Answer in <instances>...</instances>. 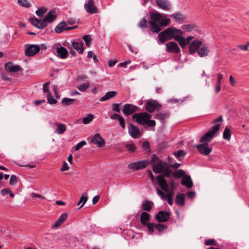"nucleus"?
<instances>
[{"mask_svg":"<svg viewBox=\"0 0 249 249\" xmlns=\"http://www.w3.org/2000/svg\"><path fill=\"white\" fill-rule=\"evenodd\" d=\"M19 4L23 7H29L30 4L29 3L27 0H18Z\"/></svg>","mask_w":249,"mask_h":249,"instance_id":"09e8293b","label":"nucleus"},{"mask_svg":"<svg viewBox=\"0 0 249 249\" xmlns=\"http://www.w3.org/2000/svg\"><path fill=\"white\" fill-rule=\"evenodd\" d=\"M196 52L200 57H204L208 55L210 50L209 47L203 44L201 41L196 40L191 43L189 46V53L192 54Z\"/></svg>","mask_w":249,"mask_h":249,"instance_id":"39448f33","label":"nucleus"},{"mask_svg":"<svg viewBox=\"0 0 249 249\" xmlns=\"http://www.w3.org/2000/svg\"><path fill=\"white\" fill-rule=\"evenodd\" d=\"M17 182V178L15 175H12L10 179V184L14 185Z\"/></svg>","mask_w":249,"mask_h":249,"instance_id":"5fc2aeb1","label":"nucleus"},{"mask_svg":"<svg viewBox=\"0 0 249 249\" xmlns=\"http://www.w3.org/2000/svg\"><path fill=\"white\" fill-rule=\"evenodd\" d=\"M138 26L142 28H144L147 27L146 20L145 18H143L140 21Z\"/></svg>","mask_w":249,"mask_h":249,"instance_id":"603ef678","label":"nucleus"},{"mask_svg":"<svg viewBox=\"0 0 249 249\" xmlns=\"http://www.w3.org/2000/svg\"><path fill=\"white\" fill-rule=\"evenodd\" d=\"M94 115L92 114H89L86 117L83 119L82 122L84 124H87L92 121Z\"/></svg>","mask_w":249,"mask_h":249,"instance_id":"4c0bfd02","label":"nucleus"},{"mask_svg":"<svg viewBox=\"0 0 249 249\" xmlns=\"http://www.w3.org/2000/svg\"><path fill=\"white\" fill-rule=\"evenodd\" d=\"M196 25L194 24H187L183 25L181 26L182 31L183 32V34L186 32H191L196 28Z\"/></svg>","mask_w":249,"mask_h":249,"instance_id":"c85d7f7f","label":"nucleus"},{"mask_svg":"<svg viewBox=\"0 0 249 249\" xmlns=\"http://www.w3.org/2000/svg\"><path fill=\"white\" fill-rule=\"evenodd\" d=\"M73 47L78 52V53L82 54L84 52L83 43L81 41H73L72 43Z\"/></svg>","mask_w":249,"mask_h":249,"instance_id":"7c9ffc66","label":"nucleus"},{"mask_svg":"<svg viewBox=\"0 0 249 249\" xmlns=\"http://www.w3.org/2000/svg\"><path fill=\"white\" fill-rule=\"evenodd\" d=\"M142 148L144 150L150 151V145L148 142H144L142 144Z\"/></svg>","mask_w":249,"mask_h":249,"instance_id":"e2e57ef3","label":"nucleus"},{"mask_svg":"<svg viewBox=\"0 0 249 249\" xmlns=\"http://www.w3.org/2000/svg\"><path fill=\"white\" fill-rule=\"evenodd\" d=\"M145 124L149 126L153 127L156 125V122L153 120H149V119H148L146 121V123Z\"/></svg>","mask_w":249,"mask_h":249,"instance_id":"bf43d9fd","label":"nucleus"},{"mask_svg":"<svg viewBox=\"0 0 249 249\" xmlns=\"http://www.w3.org/2000/svg\"><path fill=\"white\" fill-rule=\"evenodd\" d=\"M56 53L57 56L62 59L67 58L68 55L67 50L65 47L62 46L57 48Z\"/></svg>","mask_w":249,"mask_h":249,"instance_id":"5701e85b","label":"nucleus"},{"mask_svg":"<svg viewBox=\"0 0 249 249\" xmlns=\"http://www.w3.org/2000/svg\"><path fill=\"white\" fill-rule=\"evenodd\" d=\"M174 155L179 160H182L185 155V152L182 150H179L174 153Z\"/></svg>","mask_w":249,"mask_h":249,"instance_id":"58836bf2","label":"nucleus"},{"mask_svg":"<svg viewBox=\"0 0 249 249\" xmlns=\"http://www.w3.org/2000/svg\"><path fill=\"white\" fill-rule=\"evenodd\" d=\"M176 203L179 206H183L185 203V196L183 194H178L177 195L175 199Z\"/></svg>","mask_w":249,"mask_h":249,"instance_id":"2f4dec72","label":"nucleus"},{"mask_svg":"<svg viewBox=\"0 0 249 249\" xmlns=\"http://www.w3.org/2000/svg\"><path fill=\"white\" fill-rule=\"evenodd\" d=\"M169 116V113L167 112H160L155 116L154 118L164 122Z\"/></svg>","mask_w":249,"mask_h":249,"instance_id":"473e14b6","label":"nucleus"},{"mask_svg":"<svg viewBox=\"0 0 249 249\" xmlns=\"http://www.w3.org/2000/svg\"><path fill=\"white\" fill-rule=\"evenodd\" d=\"M46 12V10L44 8H41L36 11V14L39 17H42L44 14Z\"/></svg>","mask_w":249,"mask_h":249,"instance_id":"8fccbe9b","label":"nucleus"},{"mask_svg":"<svg viewBox=\"0 0 249 249\" xmlns=\"http://www.w3.org/2000/svg\"><path fill=\"white\" fill-rule=\"evenodd\" d=\"M205 245L206 246H216L217 245V243L215 239H209L205 241Z\"/></svg>","mask_w":249,"mask_h":249,"instance_id":"c03bdc74","label":"nucleus"},{"mask_svg":"<svg viewBox=\"0 0 249 249\" xmlns=\"http://www.w3.org/2000/svg\"><path fill=\"white\" fill-rule=\"evenodd\" d=\"M195 146L198 152L204 156L208 155L212 151V147L210 146L208 143H204Z\"/></svg>","mask_w":249,"mask_h":249,"instance_id":"f8f14e48","label":"nucleus"},{"mask_svg":"<svg viewBox=\"0 0 249 249\" xmlns=\"http://www.w3.org/2000/svg\"><path fill=\"white\" fill-rule=\"evenodd\" d=\"M168 163H167L165 161L160 160L156 155H152L150 161L151 163H153L152 166L153 171H169L170 167L177 169L180 165V164L170 161V158H168Z\"/></svg>","mask_w":249,"mask_h":249,"instance_id":"f03ea898","label":"nucleus"},{"mask_svg":"<svg viewBox=\"0 0 249 249\" xmlns=\"http://www.w3.org/2000/svg\"><path fill=\"white\" fill-rule=\"evenodd\" d=\"M68 217L66 213H63L59 217V218L52 225L53 228H57L60 226L64 221L67 219Z\"/></svg>","mask_w":249,"mask_h":249,"instance_id":"412c9836","label":"nucleus"},{"mask_svg":"<svg viewBox=\"0 0 249 249\" xmlns=\"http://www.w3.org/2000/svg\"><path fill=\"white\" fill-rule=\"evenodd\" d=\"M161 107V105L155 100H149L145 103V109L149 112L159 111Z\"/></svg>","mask_w":249,"mask_h":249,"instance_id":"0eeeda50","label":"nucleus"},{"mask_svg":"<svg viewBox=\"0 0 249 249\" xmlns=\"http://www.w3.org/2000/svg\"><path fill=\"white\" fill-rule=\"evenodd\" d=\"M138 107L132 104H126L124 106L123 112L125 115L128 116L137 111Z\"/></svg>","mask_w":249,"mask_h":249,"instance_id":"2eb2a0df","label":"nucleus"},{"mask_svg":"<svg viewBox=\"0 0 249 249\" xmlns=\"http://www.w3.org/2000/svg\"><path fill=\"white\" fill-rule=\"evenodd\" d=\"M151 215L146 212H143L142 213L140 216V221L141 224L145 226L147 223H148V221L150 220Z\"/></svg>","mask_w":249,"mask_h":249,"instance_id":"a878e982","label":"nucleus"},{"mask_svg":"<svg viewBox=\"0 0 249 249\" xmlns=\"http://www.w3.org/2000/svg\"><path fill=\"white\" fill-rule=\"evenodd\" d=\"M5 68L8 71L14 73L22 70L21 67L18 65H15L12 62H8L5 64Z\"/></svg>","mask_w":249,"mask_h":249,"instance_id":"6ab92c4d","label":"nucleus"},{"mask_svg":"<svg viewBox=\"0 0 249 249\" xmlns=\"http://www.w3.org/2000/svg\"><path fill=\"white\" fill-rule=\"evenodd\" d=\"M158 6L164 10H168L170 8V4L167 0H156Z\"/></svg>","mask_w":249,"mask_h":249,"instance_id":"4be33fe9","label":"nucleus"},{"mask_svg":"<svg viewBox=\"0 0 249 249\" xmlns=\"http://www.w3.org/2000/svg\"><path fill=\"white\" fill-rule=\"evenodd\" d=\"M238 48L240 49V50L246 51L248 50V48L247 46V44H239L237 46Z\"/></svg>","mask_w":249,"mask_h":249,"instance_id":"0e129e2a","label":"nucleus"},{"mask_svg":"<svg viewBox=\"0 0 249 249\" xmlns=\"http://www.w3.org/2000/svg\"><path fill=\"white\" fill-rule=\"evenodd\" d=\"M151 21L149 22L150 30L155 33H159L161 30L160 26L168 25L170 19L166 18L165 15L159 13H152L150 15Z\"/></svg>","mask_w":249,"mask_h":249,"instance_id":"f257e3e1","label":"nucleus"},{"mask_svg":"<svg viewBox=\"0 0 249 249\" xmlns=\"http://www.w3.org/2000/svg\"><path fill=\"white\" fill-rule=\"evenodd\" d=\"M25 54L27 56H32L38 53L40 47L38 45L26 44L25 45Z\"/></svg>","mask_w":249,"mask_h":249,"instance_id":"9d476101","label":"nucleus"},{"mask_svg":"<svg viewBox=\"0 0 249 249\" xmlns=\"http://www.w3.org/2000/svg\"><path fill=\"white\" fill-rule=\"evenodd\" d=\"M53 125L56 127L55 133L57 134L62 135L66 131V126L63 124L54 122Z\"/></svg>","mask_w":249,"mask_h":249,"instance_id":"aec40b11","label":"nucleus"},{"mask_svg":"<svg viewBox=\"0 0 249 249\" xmlns=\"http://www.w3.org/2000/svg\"><path fill=\"white\" fill-rule=\"evenodd\" d=\"M75 101V100L74 99L64 98L62 100V103L63 104L65 105L69 106L72 104Z\"/></svg>","mask_w":249,"mask_h":249,"instance_id":"ea45409f","label":"nucleus"},{"mask_svg":"<svg viewBox=\"0 0 249 249\" xmlns=\"http://www.w3.org/2000/svg\"><path fill=\"white\" fill-rule=\"evenodd\" d=\"M155 225L154 223H148L146 224L145 226H147L148 231L150 232L151 234L153 233L154 227H155Z\"/></svg>","mask_w":249,"mask_h":249,"instance_id":"3c124183","label":"nucleus"},{"mask_svg":"<svg viewBox=\"0 0 249 249\" xmlns=\"http://www.w3.org/2000/svg\"><path fill=\"white\" fill-rule=\"evenodd\" d=\"M166 51L169 53H178L180 50L178 44L174 41H171L166 44Z\"/></svg>","mask_w":249,"mask_h":249,"instance_id":"ddd939ff","label":"nucleus"},{"mask_svg":"<svg viewBox=\"0 0 249 249\" xmlns=\"http://www.w3.org/2000/svg\"><path fill=\"white\" fill-rule=\"evenodd\" d=\"M150 164H151L150 160H142L130 163L128 164V167L129 169L138 170L146 167Z\"/></svg>","mask_w":249,"mask_h":249,"instance_id":"1a4fd4ad","label":"nucleus"},{"mask_svg":"<svg viewBox=\"0 0 249 249\" xmlns=\"http://www.w3.org/2000/svg\"><path fill=\"white\" fill-rule=\"evenodd\" d=\"M158 193L162 199L166 200L167 199V196L163 191L162 190H158Z\"/></svg>","mask_w":249,"mask_h":249,"instance_id":"052dcab7","label":"nucleus"},{"mask_svg":"<svg viewBox=\"0 0 249 249\" xmlns=\"http://www.w3.org/2000/svg\"><path fill=\"white\" fill-rule=\"evenodd\" d=\"M183 35V32L181 30L175 27H169L159 33L158 37L161 43L172 39H174L179 43L180 38Z\"/></svg>","mask_w":249,"mask_h":249,"instance_id":"7ed1b4c3","label":"nucleus"},{"mask_svg":"<svg viewBox=\"0 0 249 249\" xmlns=\"http://www.w3.org/2000/svg\"><path fill=\"white\" fill-rule=\"evenodd\" d=\"M151 115L147 112L135 113L133 115V119L139 124L144 125L146 123L148 119H150Z\"/></svg>","mask_w":249,"mask_h":249,"instance_id":"6e6552de","label":"nucleus"},{"mask_svg":"<svg viewBox=\"0 0 249 249\" xmlns=\"http://www.w3.org/2000/svg\"><path fill=\"white\" fill-rule=\"evenodd\" d=\"M126 148L128 151L130 152H133L135 151L136 148L133 143H128L125 145Z\"/></svg>","mask_w":249,"mask_h":249,"instance_id":"49530a36","label":"nucleus"},{"mask_svg":"<svg viewBox=\"0 0 249 249\" xmlns=\"http://www.w3.org/2000/svg\"><path fill=\"white\" fill-rule=\"evenodd\" d=\"M157 184L164 191H167L168 190V185L167 181L164 179L163 176L159 175L156 178Z\"/></svg>","mask_w":249,"mask_h":249,"instance_id":"dca6fc26","label":"nucleus"},{"mask_svg":"<svg viewBox=\"0 0 249 249\" xmlns=\"http://www.w3.org/2000/svg\"><path fill=\"white\" fill-rule=\"evenodd\" d=\"M118 121L120 126L123 128V129H124L125 128V124L124 119L121 116L118 119Z\"/></svg>","mask_w":249,"mask_h":249,"instance_id":"13d9d810","label":"nucleus"},{"mask_svg":"<svg viewBox=\"0 0 249 249\" xmlns=\"http://www.w3.org/2000/svg\"><path fill=\"white\" fill-rule=\"evenodd\" d=\"M112 110L117 112H120V104H113L112 105Z\"/></svg>","mask_w":249,"mask_h":249,"instance_id":"680f3d73","label":"nucleus"},{"mask_svg":"<svg viewBox=\"0 0 249 249\" xmlns=\"http://www.w3.org/2000/svg\"><path fill=\"white\" fill-rule=\"evenodd\" d=\"M89 87V82H86L78 86L77 89L81 91H85L88 89Z\"/></svg>","mask_w":249,"mask_h":249,"instance_id":"79ce46f5","label":"nucleus"},{"mask_svg":"<svg viewBox=\"0 0 249 249\" xmlns=\"http://www.w3.org/2000/svg\"><path fill=\"white\" fill-rule=\"evenodd\" d=\"M196 195V192L195 191H190L186 194L187 196L191 199L193 198Z\"/></svg>","mask_w":249,"mask_h":249,"instance_id":"69168bd1","label":"nucleus"},{"mask_svg":"<svg viewBox=\"0 0 249 249\" xmlns=\"http://www.w3.org/2000/svg\"><path fill=\"white\" fill-rule=\"evenodd\" d=\"M194 37L193 36H188L187 38H185L184 37L181 36L180 38V40L179 41V45L181 46V47L183 48H185L186 46L189 44L190 42V41L193 39Z\"/></svg>","mask_w":249,"mask_h":249,"instance_id":"bb28decb","label":"nucleus"},{"mask_svg":"<svg viewBox=\"0 0 249 249\" xmlns=\"http://www.w3.org/2000/svg\"><path fill=\"white\" fill-rule=\"evenodd\" d=\"M217 84H220L223 79V75L220 73H217Z\"/></svg>","mask_w":249,"mask_h":249,"instance_id":"338daca9","label":"nucleus"},{"mask_svg":"<svg viewBox=\"0 0 249 249\" xmlns=\"http://www.w3.org/2000/svg\"><path fill=\"white\" fill-rule=\"evenodd\" d=\"M220 124H216L213 126L211 129L206 133L200 140V142L208 143L214 137L215 133L218 131Z\"/></svg>","mask_w":249,"mask_h":249,"instance_id":"423d86ee","label":"nucleus"},{"mask_svg":"<svg viewBox=\"0 0 249 249\" xmlns=\"http://www.w3.org/2000/svg\"><path fill=\"white\" fill-rule=\"evenodd\" d=\"M11 192L9 188L2 189L0 190V194L2 196H5Z\"/></svg>","mask_w":249,"mask_h":249,"instance_id":"4d7b16f0","label":"nucleus"},{"mask_svg":"<svg viewBox=\"0 0 249 249\" xmlns=\"http://www.w3.org/2000/svg\"><path fill=\"white\" fill-rule=\"evenodd\" d=\"M164 176L169 177L170 176L171 173L172 172H164ZM173 176L177 178H180L181 177H184V175L185 174V172H173Z\"/></svg>","mask_w":249,"mask_h":249,"instance_id":"f704fd0d","label":"nucleus"},{"mask_svg":"<svg viewBox=\"0 0 249 249\" xmlns=\"http://www.w3.org/2000/svg\"><path fill=\"white\" fill-rule=\"evenodd\" d=\"M172 18L174 19L178 23H182L186 18L185 16L179 12L175 13L170 16Z\"/></svg>","mask_w":249,"mask_h":249,"instance_id":"393cba45","label":"nucleus"},{"mask_svg":"<svg viewBox=\"0 0 249 249\" xmlns=\"http://www.w3.org/2000/svg\"><path fill=\"white\" fill-rule=\"evenodd\" d=\"M83 38L84 40L85 41V42L86 44V45L87 46L89 47L90 45V42H91V37L90 35H86L83 36Z\"/></svg>","mask_w":249,"mask_h":249,"instance_id":"de8ad7c7","label":"nucleus"},{"mask_svg":"<svg viewBox=\"0 0 249 249\" xmlns=\"http://www.w3.org/2000/svg\"><path fill=\"white\" fill-rule=\"evenodd\" d=\"M129 134L133 138H138L141 135L139 129L135 125L130 124L128 125Z\"/></svg>","mask_w":249,"mask_h":249,"instance_id":"a211bd4d","label":"nucleus"},{"mask_svg":"<svg viewBox=\"0 0 249 249\" xmlns=\"http://www.w3.org/2000/svg\"><path fill=\"white\" fill-rule=\"evenodd\" d=\"M155 228L160 232H162L165 229L167 228V226L161 224H157L155 225Z\"/></svg>","mask_w":249,"mask_h":249,"instance_id":"37998d69","label":"nucleus"},{"mask_svg":"<svg viewBox=\"0 0 249 249\" xmlns=\"http://www.w3.org/2000/svg\"><path fill=\"white\" fill-rule=\"evenodd\" d=\"M90 142L94 143L98 147H103L105 145V141L99 133H96L92 137Z\"/></svg>","mask_w":249,"mask_h":249,"instance_id":"4468645a","label":"nucleus"},{"mask_svg":"<svg viewBox=\"0 0 249 249\" xmlns=\"http://www.w3.org/2000/svg\"><path fill=\"white\" fill-rule=\"evenodd\" d=\"M56 15L54 11H50L42 19H38L36 17L31 18L29 19L31 23L36 28L42 29L47 26L48 24L52 23L55 19Z\"/></svg>","mask_w":249,"mask_h":249,"instance_id":"20e7f679","label":"nucleus"},{"mask_svg":"<svg viewBox=\"0 0 249 249\" xmlns=\"http://www.w3.org/2000/svg\"><path fill=\"white\" fill-rule=\"evenodd\" d=\"M84 9L89 14L98 13V9L95 5L94 0H87L84 4Z\"/></svg>","mask_w":249,"mask_h":249,"instance_id":"9b49d317","label":"nucleus"},{"mask_svg":"<svg viewBox=\"0 0 249 249\" xmlns=\"http://www.w3.org/2000/svg\"><path fill=\"white\" fill-rule=\"evenodd\" d=\"M88 57V58H90V57H92L93 58V61L95 63H97L98 61H99V60L97 57V55L96 54H95L92 51H89L88 52V55H87Z\"/></svg>","mask_w":249,"mask_h":249,"instance_id":"a18cd8bd","label":"nucleus"},{"mask_svg":"<svg viewBox=\"0 0 249 249\" xmlns=\"http://www.w3.org/2000/svg\"><path fill=\"white\" fill-rule=\"evenodd\" d=\"M67 24L64 21L59 23L55 28V31L57 33H60L66 30Z\"/></svg>","mask_w":249,"mask_h":249,"instance_id":"72a5a7b5","label":"nucleus"},{"mask_svg":"<svg viewBox=\"0 0 249 249\" xmlns=\"http://www.w3.org/2000/svg\"><path fill=\"white\" fill-rule=\"evenodd\" d=\"M88 197L87 196V194L83 193L79 201H78V202L77 204V205H80V204L81 203H82V204L81 205V206L80 207L79 209H80L81 207H82L86 203V202L88 200Z\"/></svg>","mask_w":249,"mask_h":249,"instance_id":"c9c22d12","label":"nucleus"},{"mask_svg":"<svg viewBox=\"0 0 249 249\" xmlns=\"http://www.w3.org/2000/svg\"><path fill=\"white\" fill-rule=\"evenodd\" d=\"M170 213L169 212L160 211L156 215V219L159 222H166L170 218Z\"/></svg>","mask_w":249,"mask_h":249,"instance_id":"f3484780","label":"nucleus"},{"mask_svg":"<svg viewBox=\"0 0 249 249\" xmlns=\"http://www.w3.org/2000/svg\"><path fill=\"white\" fill-rule=\"evenodd\" d=\"M87 144V142L85 141H82L81 142L78 143L76 146H75V149L76 151L79 150L83 146Z\"/></svg>","mask_w":249,"mask_h":249,"instance_id":"864d4df0","label":"nucleus"},{"mask_svg":"<svg viewBox=\"0 0 249 249\" xmlns=\"http://www.w3.org/2000/svg\"><path fill=\"white\" fill-rule=\"evenodd\" d=\"M117 92L116 91H110L106 93V94L100 99L101 102L107 101L112 97L116 96Z\"/></svg>","mask_w":249,"mask_h":249,"instance_id":"c756f323","label":"nucleus"},{"mask_svg":"<svg viewBox=\"0 0 249 249\" xmlns=\"http://www.w3.org/2000/svg\"><path fill=\"white\" fill-rule=\"evenodd\" d=\"M47 97L48 99V102L50 104H56L57 103V100L53 97V96L51 93H48Z\"/></svg>","mask_w":249,"mask_h":249,"instance_id":"a19ab883","label":"nucleus"},{"mask_svg":"<svg viewBox=\"0 0 249 249\" xmlns=\"http://www.w3.org/2000/svg\"><path fill=\"white\" fill-rule=\"evenodd\" d=\"M229 80H230L231 85L232 86L234 87L236 83V81L234 79V78L232 77V76L231 75L230 76Z\"/></svg>","mask_w":249,"mask_h":249,"instance_id":"774afa93","label":"nucleus"},{"mask_svg":"<svg viewBox=\"0 0 249 249\" xmlns=\"http://www.w3.org/2000/svg\"><path fill=\"white\" fill-rule=\"evenodd\" d=\"M231 137V132L230 129L226 127L224 130L223 138L224 139L229 141Z\"/></svg>","mask_w":249,"mask_h":249,"instance_id":"e433bc0d","label":"nucleus"},{"mask_svg":"<svg viewBox=\"0 0 249 249\" xmlns=\"http://www.w3.org/2000/svg\"><path fill=\"white\" fill-rule=\"evenodd\" d=\"M181 183L182 185L185 186L187 188H191L193 186V181L190 176H186L184 177H183L181 179Z\"/></svg>","mask_w":249,"mask_h":249,"instance_id":"b1692460","label":"nucleus"},{"mask_svg":"<svg viewBox=\"0 0 249 249\" xmlns=\"http://www.w3.org/2000/svg\"><path fill=\"white\" fill-rule=\"evenodd\" d=\"M153 203L148 200H144L142 204V209L146 212H150L152 209Z\"/></svg>","mask_w":249,"mask_h":249,"instance_id":"cd10ccee","label":"nucleus"},{"mask_svg":"<svg viewBox=\"0 0 249 249\" xmlns=\"http://www.w3.org/2000/svg\"><path fill=\"white\" fill-rule=\"evenodd\" d=\"M50 84V82H49L46 83L43 85V90L44 93H50L49 92V85Z\"/></svg>","mask_w":249,"mask_h":249,"instance_id":"6e6d98bb","label":"nucleus"}]
</instances>
